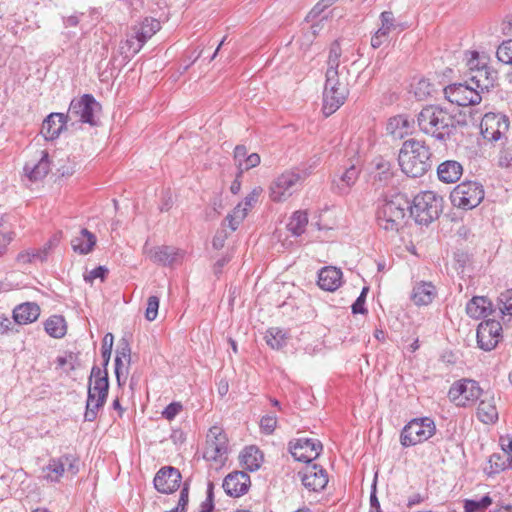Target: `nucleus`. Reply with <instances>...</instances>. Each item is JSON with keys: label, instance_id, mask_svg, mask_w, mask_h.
<instances>
[{"label": "nucleus", "instance_id": "72a5a7b5", "mask_svg": "<svg viewBox=\"0 0 512 512\" xmlns=\"http://www.w3.org/2000/svg\"><path fill=\"white\" fill-rule=\"evenodd\" d=\"M435 296L436 288L431 282H420L413 287L411 298L416 305H428Z\"/></svg>", "mask_w": 512, "mask_h": 512}, {"label": "nucleus", "instance_id": "2f4dec72", "mask_svg": "<svg viewBox=\"0 0 512 512\" xmlns=\"http://www.w3.org/2000/svg\"><path fill=\"white\" fill-rule=\"evenodd\" d=\"M133 36L140 38V42L145 44L160 29L161 24L155 18L146 17L143 21L132 26Z\"/></svg>", "mask_w": 512, "mask_h": 512}, {"label": "nucleus", "instance_id": "f257e3e1", "mask_svg": "<svg viewBox=\"0 0 512 512\" xmlns=\"http://www.w3.org/2000/svg\"><path fill=\"white\" fill-rule=\"evenodd\" d=\"M416 120L421 132L440 142L449 140L456 129L454 116L439 105H426Z\"/></svg>", "mask_w": 512, "mask_h": 512}, {"label": "nucleus", "instance_id": "a211bd4d", "mask_svg": "<svg viewBox=\"0 0 512 512\" xmlns=\"http://www.w3.org/2000/svg\"><path fill=\"white\" fill-rule=\"evenodd\" d=\"M498 76L497 72L491 69L486 63H482L480 69L474 70L468 76V83L473 85L482 95L488 93L491 88L496 85Z\"/></svg>", "mask_w": 512, "mask_h": 512}, {"label": "nucleus", "instance_id": "0eeeda50", "mask_svg": "<svg viewBox=\"0 0 512 512\" xmlns=\"http://www.w3.org/2000/svg\"><path fill=\"white\" fill-rule=\"evenodd\" d=\"M436 432L434 421L429 417L415 418L409 421L401 431L400 442L404 447L423 443Z\"/></svg>", "mask_w": 512, "mask_h": 512}, {"label": "nucleus", "instance_id": "69168bd1", "mask_svg": "<svg viewBox=\"0 0 512 512\" xmlns=\"http://www.w3.org/2000/svg\"><path fill=\"white\" fill-rule=\"evenodd\" d=\"M248 212V208H244L242 203H239L233 210L230 216L235 219L236 222H242L246 217Z\"/></svg>", "mask_w": 512, "mask_h": 512}, {"label": "nucleus", "instance_id": "c03bdc74", "mask_svg": "<svg viewBox=\"0 0 512 512\" xmlns=\"http://www.w3.org/2000/svg\"><path fill=\"white\" fill-rule=\"evenodd\" d=\"M433 91V85L426 79L419 80L414 86V95L418 100H425Z\"/></svg>", "mask_w": 512, "mask_h": 512}, {"label": "nucleus", "instance_id": "20e7f679", "mask_svg": "<svg viewBox=\"0 0 512 512\" xmlns=\"http://www.w3.org/2000/svg\"><path fill=\"white\" fill-rule=\"evenodd\" d=\"M314 165L301 164L285 170L277 176L269 187V196L274 202H284L292 196L298 183L303 182L312 173Z\"/></svg>", "mask_w": 512, "mask_h": 512}, {"label": "nucleus", "instance_id": "9b49d317", "mask_svg": "<svg viewBox=\"0 0 512 512\" xmlns=\"http://www.w3.org/2000/svg\"><path fill=\"white\" fill-rule=\"evenodd\" d=\"M482 395V390L474 380L463 379L452 384L448 391L449 399L459 407L474 403Z\"/></svg>", "mask_w": 512, "mask_h": 512}, {"label": "nucleus", "instance_id": "e433bc0d", "mask_svg": "<svg viewBox=\"0 0 512 512\" xmlns=\"http://www.w3.org/2000/svg\"><path fill=\"white\" fill-rule=\"evenodd\" d=\"M506 468H510V463L507 457L501 453H493L484 467V472L488 476H494L504 471Z\"/></svg>", "mask_w": 512, "mask_h": 512}, {"label": "nucleus", "instance_id": "412c9836", "mask_svg": "<svg viewBox=\"0 0 512 512\" xmlns=\"http://www.w3.org/2000/svg\"><path fill=\"white\" fill-rule=\"evenodd\" d=\"M50 171L49 154L45 150L39 151V158L28 161L24 166V172L31 181L43 179Z\"/></svg>", "mask_w": 512, "mask_h": 512}, {"label": "nucleus", "instance_id": "09e8293b", "mask_svg": "<svg viewBox=\"0 0 512 512\" xmlns=\"http://www.w3.org/2000/svg\"><path fill=\"white\" fill-rule=\"evenodd\" d=\"M107 398L100 397L97 402H86V411L84 413L85 421L92 422L97 418L98 411L102 408Z\"/></svg>", "mask_w": 512, "mask_h": 512}, {"label": "nucleus", "instance_id": "a18cd8bd", "mask_svg": "<svg viewBox=\"0 0 512 512\" xmlns=\"http://www.w3.org/2000/svg\"><path fill=\"white\" fill-rule=\"evenodd\" d=\"M500 311L503 315L509 316L507 322L512 320V289H509L499 296Z\"/></svg>", "mask_w": 512, "mask_h": 512}, {"label": "nucleus", "instance_id": "b1692460", "mask_svg": "<svg viewBox=\"0 0 512 512\" xmlns=\"http://www.w3.org/2000/svg\"><path fill=\"white\" fill-rule=\"evenodd\" d=\"M67 121V116L63 113L49 114L42 123V135L46 140H53L57 138L63 130Z\"/></svg>", "mask_w": 512, "mask_h": 512}, {"label": "nucleus", "instance_id": "052dcab7", "mask_svg": "<svg viewBox=\"0 0 512 512\" xmlns=\"http://www.w3.org/2000/svg\"><path fill=\"white\" fill-rule=\"evenodd\" d=\"M499 165L505 168H512V148H506L501 151Z\"/></svg>", "mask_w": 512, "mask_h": 512}, {"label": "nucleus", "instance_id": "774afa93", "mask_svg": "<svg viewBox=\"0 0 512 512\" xmlns=\"http://www.w3.org/2000/svg\"><path fill=\"white\" fill-rule=\"evenodd\" d=\"M370 512H382L379 500L376 496V483L374 482L372 491L370 494Z\"/></svg>", "mask_w": 512, "mask_h": 512}, {"label": "nucleus", "instance_id": "603ef678", "mask_svg": "<svg viewBox=\"0 0 512 512\" xmlns=\"http://www.w3.org/2000/svg\"><path fill=\"white\" fill-rule=\"evenodd\" d=\"M159 298L157 296H150L147 300V307L145 311V318L148 321H153L158 315Z\"/></svg>", "mask_w": 512, "mask_h": 512}, {"label": "nucleus", "instance_id": "338daca9", "mask_svg": "<svg viewBox=\"0 0 512 512\" xmlns=\"http://www.w3.org/2000/svg\"><path fill=\"white\" fill-rule=\"evenodd\" d=\"M130 353L131 350L128 343L123 341L116 350V357H119V359H127L128 362H130Z\"/></svg>", "mask_w": 512, "mask_h": 512}, {"label": "nucleus", "instance_id": "0e129e2a", "mask_svg": "<svg viewBox=\"0 0 512 512\" xmlns=\"http://www.w3.org/2000/svg\"><path fill=\"white\" fill-rule=\"evenodd\" d=\"M107 273V269L103 266H99L94 268L89 272V274L85 275V281L91 282L94 279L101 278L104 279L105 275Z\"/></svg>", "mask_w": 512, "mask_h": 512}, {"label": "nucleus", "instance_id": "37998d69", "mask_svg": "<svg viewBox=\"0 0 512 512\" xmlns=\"http://www.w3.org/2000/svg\"><path fill=\"white\" fill-rule=\"evenodd\" d=\"M344 70L348 73V70L345 67L341 69V72H333L332 70H330V72H326L325 87H329L330 91L335 88L339 90L342 86L348 87V83L344 79H341V75Z\"/></svg>", "mask_w": 512, "mask_h": 512}, {"label": "nucleus", "instance_id": "5701e85b", "mask_svg": "<svg viewBox=\"0 0 512 512\" xmlns=\"http://www.w3.org/2000/svg\"><path fill=\"white\" fill-rule=\"evenodd\" d=\"M59 239L53 236L42 248L30 249L23 251L17 255V262L19 264H31L36 262H44L53 247L57 246Z\"/></svg>", "mask_w": 512, "mask_h": 512}, {"label": "nucleus", "instance_id": "de8ad7c7", "mask_svg": "<svg viewBox=\"0 0 512 512\" xmlns=\"http://www.w3.org/2000/svg\"><path fill=\"white\" fill-rule=\"evenodd\" d=\"M496 56L502 63L512 65V39L504 41L498 47Z\"/></svg>", "mask_w": 512, "mask_h": 512}, {"label": "nucleus", "instance_id": "aec40b11", "mask_svg": "<svg viewBox=\"0 0 512 512\" xmlns=\"http://www.w3.org/2000/svg\"><path fill=\"white\" fill-rule=\"evenodd\" d=\"M348 87H341L329 90V87H324L323 92V107L322 111L325 116H330L336 112L345 102L348 96Z\"/></svg>", "mask_w": 512, "mask_h": 512}, {"label": "nucleus", "instance_id": "5fc2aeb1", "mask_svg": "<svg viewBox=\"0 0 512 512\" xmlns=\"http://www.w3.org/2000/svg\"><path fill=\"white\" fill-rule=\"evenodd\" d=\"M277 425V418L275 415L263 416L260 420V427L266 434H272Z\"/></svg>", "mask_w": 512, "mask_h": 512}, {"label": "nucleus", "instance_id": "49530a36", "mask_svg": "<svg viewBox=\"0 0 512 512\" xmlns=\"http://www.w3.org/2000/svg\"><path fill=\"white\" fill-rule=\"evenodd\" d=\"M409 127H410V123H409L408 119L403 115H399V116H396V117L390 119L387 129L392 134L402 137V135H403L402 132L397 133L396 129L401 128V129H404L405 132H407Z\"/></svg>", "mask_w": 512, "mask_h": 512}, {"label": "nucleus", "instance_id": "393cba45", "mask_svg": "<svg viewBox=\"0 0 512 512\" xmlns=\"http://www.w3.org/2000/svg\"><path fill=\"white\" fill-rule=\"evenodd\" d=\"M144 253L154 263L168 266L175 262L176 256L178 255V250L171 246H157L148 248L147 245H145Z\"/></svg>", "mask_w": 512, "mask_h": 512}, {"label": "nucleus", "instance_id": "473e14b6", "mask_svg": "<svg viewBox=\"0 0 512 512\" xmlns=\"http://www.w3.org/2000/svg\"><path fill=\"white\" fill-rule=\"evenodd\" d=\"M491 311L492 303L484 296H475L466 305V313L474 319L486 317Z\"/></svg>", "mask_w": 512, "mask_h": 512}, {"label": "nucleus", "instance_id": "2eb2a0df", "mask_svg": "<svg viewBox=\"0 0 512 512\" xmlns=\"http://www.w3.org/2000/svg\"><path fill=\"white\" fill-rule=\"evenodd\" d=\"M297 475L303 486L312 492H320L328 484V475L326 470L316 463L307 464L298 472Z\"/></svg>", "mask_w": 512, "mask_h": 512}, {"label": "nucleus", "instance_id": "c756f323", "mask_svg": "<svg viewBox=\"0 0 512 512\" xmlns=\"http://www.w3.org/2000/svg\"><path fill=\"white\" fill-rule=\"evenodd\" d=\"M360 171V167L354 163L347 167L338 180H333V186L337 192L339 194H346L358 180Z\"/></svg>", "mask_w": 512, "mask_h": 512}, {"label": "nucleus", "instance_id": "79ce46f5", "mask_svg": "<svg viewBox=\"0 0 512 512\" xmlns=\"http://www.w3.org/2000/svg\"><path fill=\"white\" fill-rule=\"evenodd\" d=\"M492 504L490 496L485 495L480 500L466 499L464 501L465 512H483Z\"/></svg>", "mask_w": 512, "mask_h": 512}, {"label": "nucleus", "instance_id": "4be33fe9", "mask_svg": "<svg viewBox=\"0 0 512 512\" xmlns=\"http://www.w3.org/2000/svg\"><path fill=\"white\" fill-rule=\"evenodd\" d=\"M373 169L371 171L372 185L376 188L388 185L394 176L392 165L389 161L378 157L373 160Z\"/></svg>", "mask_w": 512, "mask_h": 512}, {"label": "nucleus", "instance_id": "3c124183", "mask_svg": "<svg viewBox=\"0 0 512 512\" xmlns=\"http://www.w3.org/2000/svg\"><path fill=\"white\" fill-rule=\"evenodd\" d=\"M113 340H114V337L111 333H107L103 338L101 354H102V358H103L104 368L107 367L109 360H110L112 346H113Z\"/></svg>", "mask_w": 512, "mask_h": 512}, {"label": "nucleus", "instance_id": "dca6fc26", "mask_svg": "<svg viewBox=\"0 0 512 512\" xmlns=\"http://www.w3.org/2000/svg\"><path fill=\"white\" fill-rule=\"evenodd\" d=\"M502 326L499 321L488 319L477 328V342L481 349L491 351L500 341Z\"/></svg>", "mask_w": 512, "mask_h": 512}, {"label": "nucleus", "instance_id": "f03ea898", "mask_svg": "<svg viewBox=\"0 0 512 512\" xmlns=\"http://www.w3.org/2000/svg\"><path fill=\"white\" fill-rule=\"evenodd\" d=\"M399 166L407 176H423L432 166L430 148L425 141L415 138L403 142L398 155Z\"/></svg>", "mask_w": 512, "mask_h": 512}, {"label": "nucleus", "instance_id": "9d476101", "mask_svg": "<svg viewBox=\"0 0 512 512\" xmlns=\"http://www.w3.org/2000/svg\"><path fill=\"white\" fill-rule=\"evenodd\" d=\"M509 118L501 113H486L480 123L481 134L484 139L496 142L506 137L509 130Z\"/></svg>", "mask_w": 512, "mask_h": 512}, {"label": "nucleus", "instance_id": "39448f33", "mask_svg": "<svg viewBox=\"0 0 512 512\" xmlns=\"http://www.w3.org/2000/svg\"><path fill=\"white\" fill-rule=\"evenodd\" d=\"M443 198L433 191H424L416 195L410 204L411 216L419 224L428 225L437 219L442 211Z\"/></svg>", "mask_w": 512, "mask_h": 512}, {"label": "nucleus", "instance_id": "e2e57ef3", "mask_svg": "<svg viewBox=\"0 0 512 512\" xmlns=\"http://www.w3.org/2000/svg\"><path fill=\"white\" fill-rule=\"evenodd\" d=\"M246 157L247 148L244 145H237L234 149V160L237 162L238 168L243 166Z\"/></svg>", "mask_w": 512, "mask_h": 512}, {"label": "nucleus", "instance_id": "423d86ee", "mask_svg": "<svg viewBox=\"0 0 512 512\" xmlns=\"http://www.w3.org/2000/svg\"><path fill=\"white\" fill-rule=\"evenodd\" d=\"M483 185L477 181H463L450 193V200L454 207L471 210L477 207L484 199Z\"/></svg>", "mask_w": 512, "mask_h": 512}, {"label": "nucleus", "instance_id": "7ed1b4c3", "mask_svg": "<svg viewBox=\"0 0 512 512\" xmlns=\"http://www.w3.org/2000/svg\"><path fill=\"white\" fill-rule=\"evenodd\" d=\"M409 200L402 194L385 199L377 208L376 220L385 231L398 232L405 224L406 213L410 210Z\"/></svg>", "mask_w": 512, "mask_h": 512}, {"label": "nucleus", "instance_id": "f8f14e48", "mask_svg": "<svg viewBox=\"0 0 512 512\" xmlns=\"http://www.w3.org/2000/svg\"><path fill=\"white\" fill-rule=\"evenodd\" d=\"M445 98L458 106L479 104L482 95L466 80L465 83H454L444 88Z\"/></svg>", "mask_w": 512, "mask_h": 512}, {"label": "nucleus", "instance_id": "4d7b16f0", "mask_svg": "<svg viewBox=\"0 0 512 512\" xmlns=\"http://www.w3.org/2000/svg\"><path fill=\"white\" fill-rule=\"evenodd\" d=\"M182 410V405L178 402L170 403L162 412V416L167 420H172Z\"/></svg>", "mask_w": 512, "mask_h": 512}, {"label": "nucleus", "instance_id": "4468645a", "mask_svg": "<svg viewBox=\"0 0 512 512\" xmlns=\"http://www.w3.org/2000/svg\"><path fill=\"white\" fill-rule=\"evenodd\" d=\"M289 449L295 460L312 464L320 455L323 446L317 439L299 438L289 443Z\"/></svg>", "mask_w": 512, "mask_h": 512}, {"label": "nucleus", "instance_id": "f704fd0d", "mask_svg": "<svg viewBox=\"0 0 512 512\" xmlns=\"http://www.w3.org/2000/svg\"><path fill=\"white\" fill-rule=\"evenodd\" d=\"M95 244V235L87 229H82L80 234L71 240L73 250L81 255L91 252Z\"/></svg>", "mask_w": 512, "mask_h": 512}, {"label": "nucleus", "instance_id": "f3484780", "mask_svg": "<svg viewBox=\"0 0 512 512\" xmlns=\"http://www.w3.org/2000/svg\"><path fill=\"white\" fill-rule=\"evenodd\" d=\"M181 480L182 476L177 468L165 466L156 473L153 483L158 492L171 494L180 487Z\"/></svg>", "mask_w": 512, "mask_h": 512}, {"label": "nucleus", "instance_id": "13d9d810", "mask_svg": "<svg viewBox=\"0 0 512 512\" xmlns=\"http://www.w3.org/2000/svg\"><path fill=\"white\" fill-rule=\"evenodd\" d=\"M482 63L485 62L480 59L479 53L471 52V57L467 60L468 76H470V73H474V70L480 69Z\"/></svg>", "mask_w": 512, "mask_h": 512}, {"label": "nucleus", "instance_id": "bb28decb", "mask_svg": "<svg viewBox=\"0 0 512 512\" xmlns=\"http://www.w3.org/2000/svg\"><path fill=\"white\" fill-rule=\"evenodd\" d=\"M40 307L34 302H26L16 306L13 310V320L16 324L26 325L38 319Z\"/></svg>", "mask_w": 512, "mask_h": 512}, {"label": "nucleus", "instance_id": "6e6552de", "mask_svg": "<svg viewBox=\"0 0 512 512\" xmlns=\"http://www.w3.org/2000/svg\"><path fill=\"white\" fill-rule=\"evenodd\" d=\"M101 110V104L96 101L93 95L84 94L80 98H74L65 114L68 120L77 119L82 123L96 125L95 114Z\"/></svg>", "mask_w": 512, "mask_h": 512}, {"label": "nucleus", "instance_id": "4c0bfd02", "mask_svg": "<svg viewBox=\"0 0 512 512\" xmlns=\"http://www.w3.org/2000/svg\"><path fill=\"white\" fill-rule=\"evenodd\" d=\"M45 331L53 338H62L66 334V322L64 317L53 315L44 323Z\"/></svg>", "mask_w": 512, "mask_h": 512}, {"label": "nucleus", "instance_id": "58836bf2", "mask_svg": "<svg viewBox=\"0 0 512 512\" xmlns=\"http://www.w3.org/2000/svg\"><path fill=\"white\" fill-rule=\"evenodd\" d=\"M308 224V216L306 212L296 211L291 216L287 228L295 236L301 235Z\"/></svg>", "mask_w": 512, "mask_h": 512}, {"label": "nucleus", "instance_id": "8fccbe9b", "mask_svg": "<svg viewBox=\"0 0 512 512\" xmlns=\"http://www.w3.org/2000/svg\"><path fill=\"white\" fill-rule=\"evenodd\" d=\"M380 19H381L380 34L388 35L389 32L395 28L394 15L391 11H384L381 13Z\"/></svg>", "mask_w": 512, "mask_h": 512}, {"label": "nucleus", "instance_id": "cd10ccee", "mask_svg": "<svg viewBox=\"0 0 512 512\" xmlns=\"http://www.w3.org/2000/svg\"><path fill=\"white\" fill-rule=\"evenodd\" d=\"M463 174V166L460 162L455 160H446L439 164L437 168V175L443 183H455Z\"/></svg>", "mask_w": 512, "mask_h": 512}, {"label": "nucleus", "instance_id": "c9c22d12", "mask_svg": "<svg viewBox=\"0 0 512 512\" xmlns=\"http://www.w3.org/2000/svg\"><path fill=\"white\" fill-rule=\"evenodd\" d=\"M240 460L246 469L256 471L261 466L263 454L258 447L248 446L241 452Z\"/></svg>", "mask_w": 512, "mask_h": 512}, {"label": "nucleus", "instance_id": "c85d7f7f", "mask_svg": "<svg viewBox=\"0 0 512 512\" xmlns=\"http://www.w3.org/2000/svg\"><path fill=\"white\" fill-rule=\"evenodd\" d=\"M341 280L342 272L336 267H324L318 275V285L326 291H335L341 285Z\"/></svg>", "mask_w": 512, "mask_h": 512}, {"label": "nucleus", "instance_id": "a878e982", "mask_svg": "<svg viewBox=\"0 0 512 512\" xmlns=\"http://www.w3.org/2000/svg\"><path fill=\"white\" fill-rule=\"evenodd\" d=\"M88 389H91V392L97 393L102 398H107L109 391V379L106 368L102 370L96 365L92 367Z\"/></svg>", "mask_w": 512, "mask_h": 512}, {"label": "nucleus", "instance_id": "6ab92c4d", "mask_svg": "<svg viewBox=\"0 0 512 512\" xmlns=\"http://www.w3.org/2000/svg\"><path fill=\"white\" fill-rule=\"evenodd\" d=\"M251 485L250 476L244 471H234L223 481V489L231 497L244 495Z\"/></svg>", "mask_w": 512, "mask_h": 512}, {"label": "nucleus", "instance_id": "a19ab883", "mask_svg": "<svg viewBox=\"0 0 512 512\" xmlns=\"http://www.w3.org/2000/svg\"><path fill=\"white\" fill-rule=\"evenodd\" d=\"M266 343L273 349H280L286 344V334L279 328H270L266 332Z\"/></svg>", "mask_w": 512, "mask_h": 512}, {"label": "nucleus", "instance_id": "864d4df0", "mask_svg": "<svg viewBox=\"0 0 512 512\" xmlns=\"http://www.w3.org/2000/svg\"><path fill=\"white\" fill-rule=\"evenodd\" d=\"M368 290L369 288L368 287H364L360 293V295L358 296V298L356 299V301L352 304V313L353 314H364V313H367V309L365 308V300H366V295L368 293Z\"/></svg>", "mask_w": 512, "mask_h": 512}, {"label": "nucleus", "instance_id": "ea45409f", "mask_svg": "<svg viewBox=\"0 0 512 512\" xmlns=\"http://www.w3.org/2000/svg\"><path fill=\"white\" fill-rule=\"evenodd\" d=\"M144 46L142 42H140V38H136L133 36V28H130V32L127 34V38L124 42L121 43L120 49L121 52L128 56L136 55Z\"/></svg>", "mask_w": 512, "mask_h": 512}, {"label": "nucleus", "instance_id": "7c9ffc66", "mask_svg": "<svg viewBox=\"0 0 512 512\" xmlns=\"http://www.w3.org/2000/svg\"><path fill=\"white\" fill-rule=\"evenodd\" d=\"M477 416L483 423H494L498 419V411L495 405L494 396L485 393L477 408Z\"/></svg>", "mask_w": 512, "mask_h": 512}, {"label": "nucleus", "instance_id": "ddd939ff", "mask_svg": "<svg viewBox=\"0 0 512 512\" xmlns=\"http://www.w3.org/2000/svg\"><path fill=\"white\" fill-rule=\"evenodd\" d=\"M67 469L72 475L79 471L78 458L73 454H64L51 458L47 466L42 468V478L49 482H58Z\"/></svg>", "mask_w": 512, "mask_h": 512}, {"label": "nucleus", "instance_id": "bf43d9fd", "mask_svg": "<svg viewBox=\"0 0 512 512\" xmlns=\"http://www.w3.org/2000/svg\"><path fill=\"white\" fill-rule=\"evenodd\" d=\"M260 164V156L257 153H252L247 155L245 160L243 161V166L240 167V171H247L251 168H254Z\"/></svg>", "mask_w": 512, "mask_h": 512}, {"label": "nucleus", "instance_id": "1a4fd4ad", "mask_svg": "<svg viewBox=\"0 0 512 512\" xmlns=\"http://www.w3.org/2000/svg\"><path fill=\"white\" fill-rule=\"evenodd\" d=\"M228 454V439L223 429L212 426L206 436V447L203 457L207 461L223 463Z\"/></svg>", "mask_w": 512, "mask_h": 512}, {"label": "nucleus", "instance_id": "6e6d98bb", "mask_svg": "<svg viewBox=\"0 0 512 512\" xmlns=\"http://www.w3.org/2000/svg\"><path fill=\"white\" fill-rule=\"evenodd\" d=\"M500 445L502 448V455L508 458L510 463V468H512V438L511 437H501Z\"/></svg>", "mask_w": 512, "mask_h": 512}, {"label": "nucleus", "instance_id": "680f3d73", "mask_svg": "<svg viewBox=\"0 0 512 512\" xmlns=\"http://www.w3.org/2000/svg\"><path fill=\"white\" fill-rule=\"evenodd\" d=\"M260 192H261V189H258V188H255L253 189L244 199V202L242 203L243 204V207L244 208H248V210L253 207L257 201H258V198H259V195H260Z\"/></svg>", "mask_w": 512, "mask_h": 512}]
</instances>
